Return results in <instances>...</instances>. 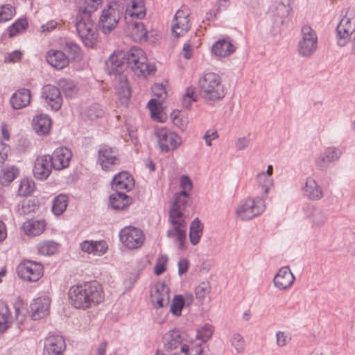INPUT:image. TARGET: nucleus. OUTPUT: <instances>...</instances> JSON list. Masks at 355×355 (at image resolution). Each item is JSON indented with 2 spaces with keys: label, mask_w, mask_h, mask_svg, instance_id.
Instances as JSON below:
<instances>
[{
  "label": "nucleus",
  "mask_w": 355,
  "mask_h": 355,
  "mask_svg": "<svg viewBox=\"0 0 355 355\" xmlns=\"http://www.w3.org/2000/svg\"><path fill=\"white\" fill-rule=\"evenodd\" d=\"M44 220H30L24 223L22 229L29 236H36L41 234L45 230Z\"/></svg>",
  "instance_id": "c85d7f7f"
},
{
  "label": "nucleus",
  "mask_w": 355,
  "mask_h": 355,
  "mask_svg": "<svg viewBox=\"0 0 355 355\" xmlns=\"http://www.w3.org/2000/svg\"><path fill=\"white\" fill-rule=\"evenodd\" d=\"M295 280L294 275L288 266L282 267L273 278V284L275 288L281 291L288 289Z\"/></svg>",
  "instance_id": "dca6fc26"
},
{
  "label": "nucleus",
  "mask_w": 355,
  "mask_h": 355,
  "mask_svg": "<svg viewBox=\"0 0 355 355\" xmlns=\"http://www.w3.org/2000/svg\"><path fill=\"white\" fill-rule=\"evenodd\" d=\"M147 106L150 110L152 118L158 119L160 112V103L155 99H150Z\"/></svg>",
  "instance_id": "13d9d810"
},
{
  "label": "nucleus",
  "mask_w": 355,
  "mask_h": 355,
  "mask_svg": "<svg viewBox=\"0 0 355 355\" xmlns=\"http://www.w3.org/2000/svg\"><path fill=\"white\" fill-rule=\"evenodd\" d=\"M33 190L34 183L28 180H23L19 185L18 194L21 196H27L31 195Z\"/></svg>",
  "instance_id": "8fccbe9b"
},
{
  "label": "nucleus",
  "mask_w": 355,
  "mask_h": 355,
  "mask_svg": "<svg viewBox=\"0 0 355 355\" xmlns=\"http://www.w3.org/2000/svg\"><path fill=\"white\" fill-rule=\"evenodd\" d=\"M41 97L52 110L58 111L61 107L62 96L58 87L52 85H44L42 89Z\"/></svg>",
  "instance_id": "f8f14e48"
},
{
  "label": "nucleus",
  "mask_w": 355,
  "mask_h": 355,
  "mask_svg": "<svg viewBox=\"0 0 355 355\" xmlns=\"http://www.w3.org/2000/svg\"><path fill=\"white\" fill-rule=\"evenodd\" d=\"M119 238L121 242L129 249L140 248L145 239L142 231L132 226L126 227L121 230Z\"/></svg>",
  "instance_id": "9b49d317"
},
{
  "label": "nucleus",
  "mask_w": 355,
  "mask_h": 355,
  "mask_svg": "<svg viewBox=\"0 0 355 355\" xmlns=\"http://www.w3.org/2000/svg\"><path fill=\"white\" fill-rule=\"evenodd\" d=\"M191 24L189 18H181V19L173 20L172 32L177 37H179L189 31Z\"/></svg>",
  "instance_id": "4c0bfd02"
},
{
  "label": "nucleus",
  "mask_w": 355,
  "mask_h": 355,
  "mask_svg": "<svg viewBox=\"0 0 355 355\" xmlns=\"http://www.w3.org/2000/svg\"><path fill=\"white\" fill-rule=\"evenodd\" d=\"M318 37L314 30L309 26L302 28V39L298 42V53L303 58L311 57L316 51Z\"/></svg>",
  "instance_id": "6e6552de"
},
{
  "label": "nucleus",
  "mask_w": 355,
  "mask_h": 355,
  "mask_svg": "<svg viewBox=\"0 0 355 355\" xmlns=\"http://www.w3.org/2000/svg\"><path fill=\"white\" fill-rule=\"evenodd\" d=\"M28 25V24L26 19H19L9 28V37H14L20 33L21 31L26 29Z\"/></svg>",
  "instance_id": "09e8293b"
},
{
  "label": "nucleus",
  "mask_w": 355,
  "mask_h": 355,
  "mask_svg": "<svg viewBox=\"0 0 355 355\" xmlns=\"http://www.w3.org/2000/svg\"><path fill=\"white\" fill-rule=\"evenodd\" d=\"M231 343L239 354H241L244 351L245 341L243 340V338L240 334H234Z\"/></svg>",
  "instance_id": "864d4df0"
},
{
  "label": "nucleus",
  "mask_w": 355,
  "mask_h": 355,
  "mask_svg": "<svg viewBox=\"0 0 355 355\" xmlns=\"http://www.w3.org/2000/svg\"><path fill=\"white\" fill-rule=\"evenodd\" d=\"M76 31L86 46L92 47L97 40V29L90 14L78 12L76 21Z\"/></svg>",
  "instance_id": "20e7f679"
},
{
  "label": "nucleus",
  "mask_w": 355,
  "mask_h": 355,
  "mask_svg": "<svg viewBox=\"0 0 355 355\" xmlns=\"http://www.w3.org/2000/svg\"><path fill=\"white\" fill-rule=\"evenodd\" d=\"M125 15L137 19H143L146 15L144 0H131V6L126 9Z\"/></svg>",
  "instance_id": "2f4dec72"
},
{
  "label": "nucleus",
  "mask_w": 355,
  "mask_h": 355,
  "mask_svg": "<svg viewBox=\"0 0 355 355\" xmlns=\"http://www.w3.org/2000/svg\"><path fill=\"white\" fill-rule=\"evenodd\" d=\"M58 23L54 20L48 21L46 24L42 25L40 27L42 33H49L51 32L57 27Z\"/></svg>",
  "instance_id": "338daca9"
},
{
  "label": "nucleus",
  "mask_w": 355,
  "mask_h": 355,
  "mask_svg": "<svg viewBox=\"0 0 355 355\" xmlns=\"http://www.w3.org/2000/svg\"><path fill=\"white\" fill-rule=\"evenodd\" d=\"M49 155L39 156L36 158L33 169L34 177L40 180L47 179L53 168Z\"/></svg>",
  "instance_id": "ddd939ff"
},
{
  "label": "nucleus",
  "mask_w": 355,
  "mask_h": 355,
  "mask_svg": "<svg viewBox=\"0 0 355 355\" xmlns=\"http://www.w3.org/2000/svg\"><path fill=\"white\" fill-rule=\"evenodd\" d=\"M164 345L166 351L171 352L182 346L184 337L182 332L178 329H173L166 333L164 338Z\"/></svg>",
  "instance_id": "b1692460"
},
{
  "label": "nucleus",
  "mask_w": 355,
  "mask_h": 355,
  "mask_svg": "<svg viewBox=\"0 0 355 355\" xmlns=\"http://www.w3.org/2000/svg\"><path fill=\"white\" fill-rule=\"evenodd\" d=\"M65 349V341L62 336H49L45 340L43 355H63Z\"/></svg>",
  "instance_id": "4468645a"
},
{
  "label": "nucleus",
  "mask_w": 355,
  "mask_h": 355,
  "mask_svg": "<svg viewBox=\"0 0 355 355\" xmlns=\"http://www.w3.org/2000/svg\"><path fill=\"white\" fill-rule=\"evenodd\" d=\"M338 44L344 46L352 38L353 49H355V11L348 10L336 27Z\"/></svg>",
  "instance_id": "423d86ee"
},
{
  "label": "nucleus",
  "mask_w": 355,
  "mask_h": 355,
  "mask_svg": "<svg viewBox=\"0 0 355 355\" xmlns=\"http://www.w3.org/2000/svg\"><path fill=\"white\" fill-rule=\"evenodd\" d=\"M33 211V209L31 207L30 200H24L17 205V213L21 216H25Z\"/></svg>",
  "instance_id": "4d7b16f0"
},
{
  "label": "nucleus",
  "mask_w": 355,
  "mask_h": 355,
  "mask_svg": "<svg viewBox=\"0 0 355 355\" xmlns=\"http://www.w3.org/2000/svg\"><path fill=\"white\" fill-rule=\"evenodd\" d=\"M189 262L187 259H182L178 262V273L180 275L185 274L189 268Z\"/></svg>",
  "instance_id": "69168bd1"
},
{
  "label": "nucleus",
  "mask_w": 355,
  "mask_h": 355,
  "mask_svg": "<svg viewBox=\"0 0 355 355\" xmlns=\"http://www.w3.org/2000/svg\"><path fill=\"white\" fill-rule=\"evenodd\" d=\"M21 53L18 51H15L12 53H10L5 58V61L8 62H15L21 59Z\"/></svg>",
  "instance_id": "774afa93"
},
{
  "label": "nucleus",
  "mask_w": 355,
  "mask_h": 355,
  "mask_svg": "<svg viewBox=\"0 0 355 355\" xmlns=\"http://www.w3.org/2000/svg\"><path fill=\"white\" fill-rule=\"evenodd\" d=\"M213 333V326L209 324H205L200 329H198L196 337L198 339L201 340L204 343L211 338Z\"/></svg>",
  "instance_id": "49530a36"
},
{
  "label": "nucleus",
  "mask_w": 355,
  "mask_h": 355,
  "mask_svg": "<svg viewBox=\"0 0 355 355\" xmlns=\"http://www.w3.org/2000/svg\"><path fill=\"white\" fill-rule=\"evenodd\" d=\"M257 182L258 185L263 189L264 194H267L269 189L273 186L272 178L265 175L264 171L257 175Z\"/></svg>",
  "instance_id": "a18cd8bd"
},
{
  "label": "nucleus",
  "mask_w": 355,
  "mask_h": 355,
  "mask_svg": "<svg viewBox=\"0 0 355 355\" xmlns=\"http://www.w3.org/2000/svg\"><path fill=\"white\" fill-rule=\"evenodd\" d=\"M68 294L71 304L77 309H85L92 304L100 303L104 298L101 286L96 281L72 286Z\"/></svg>",
  "instance_id": "f03ea898"
},
{
  "label": "nucleus",
  "mask_w": 355,
  "mask_h": 355,
  "mask_svg": "<svg viewBox=\"0 0 355 355\" xmlns=\"http://www.w3.org/2000/svg\"><path fill=\"white\" fill-rule=\"evenodd\" d=\"M104 112L98 104L92 105L86 111V116L90 120H95L101 118Z\"/></svg>",
  "instance_id": "3c124183"
},
{
  "label": "nucleus",
  "mask_w": 355,
  "mask_h": 355,
  "mask_svg": "<svg viewBox=\"0 0 355 355\" xmlns=\"http://www.w3.org/2000/svg\"><path fill=\"white\" fill-rule=\"evenodd\" d=\"M50 300L48 297H38L31 304V318L38 320L49 313Z\"/></svg>",
  "instance_id": "a211bd4d"
},
{
  "label": "nucleus",
  "mask_w": 355,
  "mask_h": 355,
  "mask_svg": "<svg viewBox=\"0 0 355 355\" xmlns=\"http://www.w3.org/2000/svg\"><path fill=\"white\" fill-rule=\"evenodd\" d=\"M155 135L162 152L173 150L182 143V139L178 134L166 128L157 129Z\"/></svg>",
  "instance_id": "1a4fd4ad"
},
{
  "label": "nucleus",
  "mask_w": 355,
  "mask_h": 355,
  "mask_svg": "<svg viewBox=\"0 0 355 355\" xmlns=\"http://www.w3.org/2000/svg\"><path fill=\"white\" fill-rule=\"evenodd\" d=\"M180 187L182 188L181 191H185V193H189V191L192 189L193 184L189 176L184 175L181 177Z\"/></svg>",
  "instance_id": "680f3d73"
},
{
  "label": "nucleus",
  "mask_w": 355,
  "mask_h": 355,
  "mask_svg": "<svg viewBox=\"0 0 355 355\" xmlns=\"http://www.w3.org/2000/svg\"><path fill=\"white\" fill-rule=\"evenodd\" d=\"M198 86L202 96L211 101L222 99L225 95L224 86L219 75L215 73H207L198 80Z\"/></svg>",
  "instance_id": "7ed1b4c3"
},
{
  "label": "nucleus",
  "mask_w": 355,
  "mask_h": 355,
  "mask_svg": "<svg viewBox=\"0 0 355 355\" xmlns=\"http://www.w3.org/2000/svg\"><path fill=\"white\" fill-rule=\"evenodd\" d=\"M51 125V120L46 114H40L33 119V127L35 132L41 135L49 133Z\"/></svg>",
  "instance_id": "c756f323"
},
{
  "label": "nucleus",
  "mask_w": 355,
  "mask_h": 355,
  "mask_svg": "<svg viewBox=\"0 0 355 355\" xmlns=\"http://www.w3.org/2000/svg\"><path fill=\"white\" fill-rule=\"evenodd\" d=\"M169 218L173 227L167 231L166 235L168 238L175 237V239H178L180 233L186 232L187 223L184 218H179L170 215Z\"/></svg>",
  "instance_id": "f704fd0d"
},
{
  "label": "nucleus",
  "mask_w": 355,
  "mask_h": 355,
  "mask_svg": "<svg viewBox=\"0 0 355 355\" xmlns=\"http://www.w3.org/2000/svg\"><path fill=\"white\" fill-rule=\"evenodd\" d=\"M64 53H66L69 60H76L80 58V49L75 43L67 42L63 48Z\"/></svg>",
  "instance_id": "79ce46f5"
},
{
  "label": "nucleus",
  "mask_w": 355,
  "mask_h": 355,
  "mask_svg": "<svg viewBox=\"0 0 355 355\" xmlns=\"http://www.w3.org/2000/svg\"><path fill=\"white\" fill-rule=\"evenodd\" d=\"M18 276L28 282H37L43 275V266L35 261L25 260L17 267Z\"/></svg>",
  "instance_id": "9d476101"
},
{
  "label": "nucleus",
  "mask_w": 355,
  "mask_h": 355,
  "mask_svg": "<svg viewBox=\"0 0 355 355\" xmlns=\"http://www.w3.org/2000/svg\"><path fill=\"white\" fill-rule=\"evenodd\" d=\"M131 203V197L127 196L123 191H115L109 198V205L113 209H123Z\"/></svg>",
  "instance_id": "a878e982"
},
{
  "label": "nucleus",
  "mask_w": 355,
  "mask_h": 355,
  "mask_svg": "<svg viewBox=\"0 0 355 355\" xmlns=\"http://www.w3.org/2000/svg\"><path fill=\"white\" fill-rule=\"evenodd\" d=\"M169 288L164 283L157 284L151 293V301L156 304V308H162L169 303Z\"/></svg>",
  "instance_id": "412c9836"
},
{
  "label": "nucleus",
  "mask_w": 355,
  "mask_h": 355,
  "mask_svg": "<svg viewBox=\"0 0 355 355\" xmlns=\"http://www.w3.org/2000/svg\"><path fill=\"white\" fill-rule=\"evenodd\" d=\"M341 154L342 153L339 148L329 147L315 159V165L320 170L325 171L329 163L339 159Z\"/></svg>",
  "instance_id": "f3484780"
},
{
  "label": "nucleus",
  "mask_w": 355,
  "mask_h": 355,
  "mask_svg": "<svg viewBox=\"0 0 355 355\" xmlns=\"http://www.w3.org/2000/svg\"><path fill=\"white\" fill-rule=\"evenodd\" d=\"M210 291L209 282H201L195 289V294L197 299H203L205 295Z\"/></svg>",
  "instance_id": "5fc2aeb1"
},
{
  "label": "nucleus",
  "mask_w": 355,
  "mask_h": 355,
  "mask_svg": "<svg viewBox=\"0 0 355 355\" xmlns=\"http://www.w3.org/2000/svg\"><path fill=\"white\" fill-rule=\"evenodd\" d=\"M50 158L52 164H53V168L61 170L69 166L71 158V153L67 148H57L50 155Z\"/></svg>",
  "instance_id": "6ab92c4d"
},
{
  "label": "nucleus",
  "mask_w": 355,
  "mask_h": 355,
  "mask_svg": "<svg viewBox=\"0 0 355 355\" xmlns=\"http://www.w3.org/2000/svg\"><path fill=\"white\" fill-rule=\"evenodd\" d=\"M167 261L168 257L166 255H162L158 259L154 269V272L156 275H160L166 270V264Z\"/></svg>",
  "instance_id": "6e6d98bb"
},
{
  "label": "nucleus",
  "mask_w": 355,
  "mask_h": 355,
  "mask_svg": "<svg viewBox=\"0 0 355 355\" xmlns=\"http://www.w3.org/2000/svg\"><path fill=\"white\" fill-rule=\"evenodd\" d=\"M19 175V170L15 166L4 168L0 175V183L2 186H8Z\"/></svg>",
  "instance_id": "58836bf2"
},
{
  "label": "nucleus",
  "mask_w": 355,
  "mask_h": 355,
  "mask_svg": "<svg viewBox=\"0 0 355 355\" xmlns=\"http://www.w3.org/2000/svg\"><path fill=\"white\" fill-rule=\"evenodd\" d=\"M266 206L262 198L257 197L254 199L248 198L241 202L236 209V214L243 220H250L261 214L265 210Z\"/></svg>",
  "instance_id": "0eeeda50"
},
{
  "label": "nucleus",
  "mask_w": 355,
  "mask_h": 355,
  "mask_svg": "<svg viewBox=\"0 0 355 355\" xmlns=\"http://www.w3.org/2000/svg\"><path fill=\"white\" fill-rule=\"evenodd\" d=\"M101 3L102 0H79L77 4L78 5L79 12L91 15Z\"/></svg>",
  "instance_id": "ea45409f"
},
{
  "label": "nucleus",
  "mask_w": 355,
  "mask_h": 355,
  "mask_svg": "<svg viewBox=\"0 0 355 355\" xmlns=\"http://www.w3.org/2000/svg\"><path fill=\"white\" fill-rule=\"evenodd\" d=\"M68 197L64 194H60L53 201L52 211L59 216L62 214L67 207Z\"/></svg>",
  "instance_id": "a19ab883"
},
{
  "label": "nucleus",
  "mask_w": 355,
  "mask_h": 355,
  "mask_svg": "<svg viewBox=\"0 0 355 355\" xmlns=\"http://www.w3.org/2000/svg\"><path fill=\"white\" fill-rule=\"evenodd\" d=\"M59 85L67 97L71 98L77 94L78 89L75 83L71 80L61 79L59 81Z\"/></svg>",
  "instance_id": "37998d69"
},
{
  "label": "nucleus",
  "mask_w": 355,
  "mask_h": 355,
  "mask_svg": "<svg viewBox=\"0 0 355 355\" xmlns=\"http://www.w3.org/2000/svg\"><path fill=\"white\" fill-rule=\"evenodd\" d=\"M12 322V316L7 304L0 302V333L5 332Z\"/></svg>",
  "instance_id": "72a5a7b5"
},
{
  "label": "nucleus",
  "mask_w": 355,
  "mask_h": 355,
  "mask_svg": "<svg viewBox=\"0 0 355 355\" xmlns=\"http://www.w3.org/2000/svg\"><path fill=\"white\" fill-rule=\"evenodd\" d=\"M137 76L146 77L156 70L155 66L147 63V58L142 49L133 47L128 51H118L112 54L105 62V70L110 75L118 76L116 94L121 106L127 107L131 97L130 86L125 75L127 68Z\"/></svg>",
  "instance_id": "f257e3e1"
},
{
  "label": "nucleus",
  "mask_w": 355,
  "mask_h": 355,
  "mask_svg": "<svg viewBox=\"0 0 355 355\" xmlns=\"http://www.w3.org/2000/svg\"><path fill=\"white\" fill-rule=\"evenodd\" d=\"M9 150V146L3 144V143L0 144V164H3L7 159L8 153Z\"/></svg>",
  "instance_id": "0e129e2a"
},
{
  "label": "nucleus",
  "mask_w": 355,
  "mask_h": 355,
  "mask_svg": "<svg viewBox=\"0 0 355 355\" xmlns=\"http://www.w3.org/2000/svg\"><path fill=\"white\" fill-rule=\"evenodd\" d=\"M277 345L279 347L285 346L291 339L289 334L285 331H277L276 333Z\"/></svg>",
  "instance_id": "052dcab7"
},
{
  "label": "nucleus",
  "mask_w": 355,
  "mask_h": 355,
  "mask_svg": "<svg viewBox=\"0 0 355 355\" xmlns=\"http://www.w3.org/2000/svg\"><path fill=\"white\" fill-rule=\"evenodd\" d=\"M133 186V178L126 171L115 175L112 182V188L114 191H123V190L128 191Z\"/></svg>",
  "instance_id": "aec40b11"
},
{
  "label": "nucleus",
  "mask_w": 355,
  "mask_h": 355,
  "mask_svg": "<svg viewBox=\"0 0 355 355\" xmlns=\"http://www.w3.org/2000/svg\"><path fill=\"white\" fill-rule=\"evenodd\" d=\"M31 91L28 89L21 88L12 95L10 103L13 109L19 110L27 106L31 102Z\"/></svg>",
  "instance_id": "4be33fe9"
},
{
  "label": "nucleus",
  "mask_w": 355,
  "mask_h": 355,
  "mask_svg": "<svg viewBox=\"0 0 355 355\" xmlns=\"http://www.w3.org/2000/svg\"><path fill=\"white\" fill-rule=\"evenodd\" d=\"M15 12V8L10 5L7 4L0 7V22L11 19Z\"/></svg>",
  "instance_id": "603ef678"
},
{
  "label": "nucleus",
  "mask_w": 355,
  "mask_h": 355,
  "mask_svg": "<svg viewBox=\"0 0 355 355\" xmlns=\"http://www.w3.org/2000/svg\"><path fill=\"white\" fill-rule=\"evenodd\" d=\"M202 223L198 218H195L191 224L189 231V239L193 245L199 243L200 239L202 234Z\"/></svg>",
  "instance_id": "e433bc0d"
},
{
  "label": "nucleus",
  "mask_w": 355,
  "mask_h": 355,
  "mask_svg": "<svg viewBox=\"0 0 355 355\" xmlns=\"http://www.w3.org/2000/svg\"><path fill=\"white\" fill-rule=\"evenodd\" d=\"M46 59L49 64L57 69L64 68L69 62L66 53L62 51H49L46 55Z\"/></svg>",
  "instance_id": "393cba45"
},
{
  "label": "nucleus",
  "mask_w": 355,
  "mask_h": 355,
  "mask_svg": "<svg viewBox=\"0 0 355 355\" xmlns=\"http://www.w3.org/2000/svg\"><path fill=\"white\" fill-rule=\"evenodd\" d=\"M189 196V193H187L185 191H180L175 195L174 202L170 210L169 215L171 216L184 218L183 210L185 209L188 202Z\"/></svg>",
  "instance_id": "5701e85b"
},
{
  "label": "nucleus",
  "mask_w": 355,
  "mask_h": 355,
  "mask_svg": "<svg viewBox=\"0 0 355 355\" xmlns=\"http://www.w3.org/2000/svg\"><path fill=\"white\" fill-rule=\"evenodd\" d=\"M123 14V7L116 2H112L102 10L98 21L99 29L104 34L110 33L116 27L121 16Z\"/></svg>",
  "instance_id": "39448f33"
},
{
  "label": "nucleus",
  "mask_w": 355,
  "mask_h": 355,
  "mask_svg": "<svg viewBox=\"0 0 355 355\" xmlns=\"http://www.w3.org/2000/svg\"><path fill=\"white\" fill-rule=\"evenodd\" d=\"M274 8L280 9L282 14L289 13L291 8V0H275Z\"/></svg>",
  "instance_id": "bf43d9fd"
},
{
  "label": "nucleus",
  "mask_w": 355,
  "mask_h": 355,
  "mask_svg": "<svg viewBox=\"0 0 355 355\" xmlns=\"http://www.w3.org/2000/svg\"><path fill=\"white\" fill-rule=\"evenodd\" d=\"M184 304V297L181 295H176L173 299L170 311L176 316H180Z\"/></svg>",
  "instance_id": "c03bdc74"
},
{
  "label": "nucleus",
  "mask_w": 355,
  "mask_h": 355,
  "mask_svg": "<svg viewBox=\"0 0 355 355\" xmlns=\"http://www.w3.org/2000/svg\"><path fill=\"white\" fill-rule=\"evenodd\" d=\"M288 15L289 13L282 14L280 9L273 7L269 13V17L272 21V27L274 31H280L281 26L286 22Z\"/></svg>",
  "instance_id": "c9c22d12"
},
{
  "label": "nucleus",
  "mask_w": 355,
  "mask_h": 355,
  "mask_svg": "<svg viewBox=\"0 0 355 355\" xmlns=\"http://www.w3.org/2000/svg\"><path fill=\"white\" fill-rule=\"evenodd\" d=\"M80 249L85 252H95L96 248V242L85 241L80 243Z\"/></svg>",
  "instance_id": "e2e57ef3"
},
{
  "label": "nucleus",
  "mask_w": 355,
  "mask_h": 355,
  "mask_svg": "<svg viewBox=\"0 0 355 355\" xmlns=\"http://www.w3.org/2000/svg\"><path fill=\"white\" fill-rule=\"evenodd\" d=\"M309 219L313 227L319 228L322 227L327 219L325 211L318 207L312 208L309 214Z\"/></svg>",
  "instance_id": "473e14b6"
},
{
  "label": "nucleus",
  "mask_w": 355,
  "mask_h": 355,
  "mask_svg": "<svg viewBox=\"0 0 355 355\" xmlns=\"http://www.w3.org/2000/svg\"><path fill=\"white\" fill-rule=\"evenodd\" d=\"M304 195L311 200H319L322 197V188L313 178H307L304 187Z\"/></svg>",
  "instance_id": "cd10ccee"
},
{
  "label": "nucleus",
  "mask_w": 355,
  "mask_h": 355,
  "mask_svg": "<svg viewBox=\"0 0 355 355\" xmlns=\"http://www.w3.org/2000/svg\"><path fill=\"white\" fill-rule=\"evenodd\" d=\"M130 29V35L132 39L136 42H146L148 38V31L146 30L143 23L133 19L132 21H127Z\"/></svg>",
  "instance_id": "bb28decb"
},
{
  "label": "nucleus",
  "mask_w": 355,
  "mask_h": 355,
  "mask_svg": "<svg viewBox=\"0 0 355 355\" xmlns=\"http://www.w3.org/2000/svg\"><path fill=\"white\" fill-rule=\"evenodd\" d=\"M58 245L53 241H45L40 243L38 252L43 255H51L58 250Z\"/></svg>",
  "instance_id": "de8ad7c7"
},
{
  "label": "nucleus",
  "mask_w": 355,
  "mask_h": 355,
  "mask_svg": "<svg viewBox=\"0 0 355 355\" xmlns=\"http://www.w3.org/2000/svg\"><path fill=\"white\" fill-rule=\"evenodd\" d=\"M98 162L103 170H110L111 166L118 164L119 153L116 148L103 146L98 150Z\"/></svg>",
  "instance_id": "2eb2a0df"
},
{
  "label": "nucleus",
  "mask_w": 355,
  "mask_h": 355,
  "mask_svg": "<svg viewBox=\"0 0 355 355\" xmlns=\"http://www.w3.org/2000/svg\"><path fill=\"white\" fill-rule=\"evenodd\" d=\"M235 51L234 46L228 41L220 40L212 46V52L217 56L225 57Z\"/></svg>",
  "instance_id": "7c9ffc66"
}]
</instances>
